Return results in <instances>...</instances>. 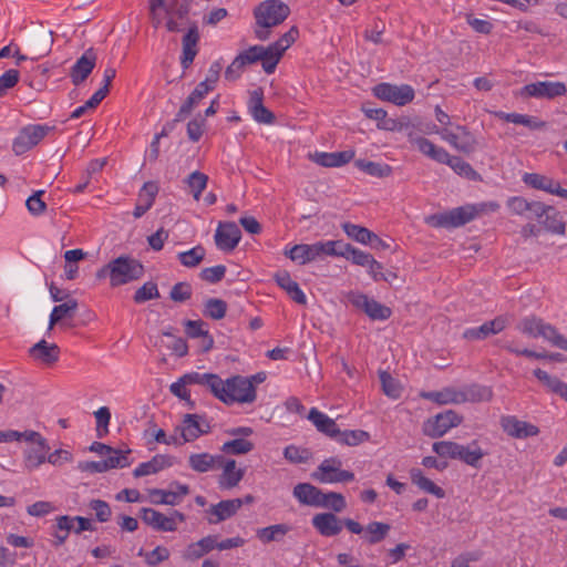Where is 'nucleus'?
I'll return each instance as SVG.
<instances>
[{
    "instance_id": "55",
    "label": "nucleus",
    "mask_w": 567,
    "mask_h": 567,
    "mask_svg": "<svg viewBox=\"0 0 567 567\" xmlns=\"http://www.w3.org/2000/svg\"><path fill=\"white\" fill-rule=\"evenodd\" d=\"M342 229L350 238L364 245L375 237V234L368 228L351 223L342 224Z\"/></svg>"
},
{
    "instance_id": "8",
    "label": "nucleus",
    "mask_w": 567,
    "mask_h": 567,
    "mask_svg": "<svg viewBox=\"0 0 567 567\" xmlns=\"http://www.w3.org/2000/svg\"><path fill=\"white\" fill-rule=\"evenodd\" d=\"M342 462L338 457H329L321 462L312 473V478L320 483H344L354 480L350 471L341 470Z\"/></svg>"
},
{
    "instance_id": "10",
    "label": "nucleus",
    "mask_w": 567,
    "mask_h": 567,
    "mask_svg": "<svg viewBox=\"0 0 567 567\" xmlns=\"http://www.w3.org/2000/svg\"><path fill=\"white\" fill-rule=\"evenodd\" d=\"M347 300L357 309L362 310L372 320H386L392 315V310L389 307L369 298L362 292L350 291L347 295Z\"/></svg>"
},
{
    "instance_id": "27",
    "label": "nucleus",
    "mask_w": 567,
    "mask_h": 567,
    "mask_svg": "<svg viewBox=\"0 0 567 567\" xmlns=\"http://www.w3.org/2000/svg\"><path fill=\"white\" fill-rule=\"evenodd\" d=\"M189 493V487L184 484H176L175 491L154 488L150 492L152 503L164 505H177L184 496Z\"/></svg>"
},
{
    "instance_id": "46",
    "label": "nucleus",
    "mask_w": 567,
    "mask_h": 567,
    "mask_svg": "<svg viewBox=\"0 0 567 567\" xmlns=\"http://www.w3.org/2000/svg\"><path fill=\"white\" fill-rule=\"evenodd\" d=\"M523 182L535 189H540L549 194H553L554 187H556V181L537 173H526L523 176Z\"/></svg>"
},
{
    "instance_id": "35",
    "label": "nucleus",
    "mask_w": 567,
    "mask_h": 567,
    "mask_svg": "<svg viewBox=\"0 0 567 567\" xmlns=\"http://www.w3.org/2000/svg\"><path fill=\"white\" fill-rule=\"evenodd\" d=\"M460 390V401L465 402H488L493 399V390L481 384H470Z\"/></svg>"
},
{
    "instance_id": "9",
    "label": "nucleus",
    "mask_w": 567,
    "mask_h": 567,
    "mask_svg": "<svg viewBox=\"0 0 567 567\" xmlns=\"http://www.w3.org/2000/svg\"><path fill=\"white\" fill-rule=\"evenodd\" d=\"M53 130L52 126L41 124L24 126L13 140L12 151L16 155L27 153Z\"/></svg>"
},
{
    "instance_id": "58",
    "label": "nucleus",
    "mask_w": 567,
    "mask_h": 567,
    "mask_svg": "<svg viewBox=\"0 0 567 567\" xmlns=\"http://www.w3.org/2000/svg\"><path fill=\"white\" fill-rule=\"evenodd\" d=\"M370 437L369 433L362 430H349V431H340V434L336 437V440L342 444L349 446H357Z\"/></svg>"
},
{
    "instance_id": "17",
    "label": "nucleus",
    "mask_w": 567,
    "mask_h": 567,
    "mask_svg": "<svg viewBox=\"0 0 567 567\" xmlns=\"http://www.w3.org/2000/svg\"><path fill=\"white\" fill-rule=\"evenodd\" d=\"M183 436V441L193 442L203 434L210 432V424L205 416L199 414H185L183 422L176 427V432Z\"/></svg>"
},
{
    "instance_id": "54",
    "label": "nucleus",
    "mask_w": 567,
    "mask_h": 567,
    "mask_svg": "<svg viewBox=\"0 0 567 567\" xmlns=\"http://www.w3.org/2000/svg\"><path fill=\"white\" fill-rule=\"evenodd\" d=\"M227 303L218 298H209L205 301L203 313L213 320H220L226 316Z\"/></svg>"
},
{
    "instance_id": "56",
    "label": "nucleus",
    "mask_w": 567,
    "mask_h": 567,
    "mask_svg": "<svg viewBox=\"0 0 567 567\" xmlns=\"http://www.w3.org/2000/svg\"><path fill=\"white\" fill-rule=\"evenodd\" d=\"M205 248L200 245L178 254V260L185 267L193 268L198 266L205 258Z\"/></svg>"
},
{
    "instance_id": "60",
    "label": "nucleus",
    "mask_w": 567,
    "mask_h": 567,
    "mask_svg": "<svg viewBox=\"0 0 567 567\" xmlns=\"http://www.w3.org/2000/svg\"><path fill=\"white\" fill-rule=\"evenodd\" d=\"M285 458L293 464L307 463L311 456V453L307 449H302L296 445H288L284 450Z\"/></svg>"
},
{
    "instance_id": "45",
    "label": "nucleus",
    "mask_w": 567,
    "mask_h": 567,
    "mask_svg": "<svg viewBox=\"0 0 567 567\" xmlns=\"http://www.w3.org/2000/svg\"><path fill=\"white\" fill-rule=\"evenodd\" d=\"M539 338L567 352V338L559 333L550 323L544 321L543 326H540Z\"/></svg>"
},
{
    "instance_id": "22",
    "label": "nucleus",
    "mask_w": 567,
    "mask_h": 567,
    "mask_svg": "<svg viewBox=\"0 0 567 567\" xmlns=\"http://www.w3.org/2000/svg\"><path fill=\"white\" fill-rule=\"evenodd\" d=\"M199 32L195 23L188 25V30L183 37L181 64L183 69H188L194 62L195 56L198 53Z\"/></svg>"
},
{
    "instance_id": "19",
    "label": "nucleus",
    "mask_w": 567,
    "mask_h": 567,
    "mask_svg": "<svg viewBox=\"0 0 567 567\" xmlns=\"http://www.w3.org/2000/svg\"><path fill=\"white\" fill-rule=\"evenodd\" d=\"M244 501L240 498L225 499L212 505L207 511V520L209 524H219L237 514L243 507Z\"/></svg>"
},
{
    "instance_id": "16",
    "label": "nucleus",
    "mask_w": 567,
    "mask_h": 567,
    "mask_svg": "<svg viewBox=\"0 0 567 567\" xmlns=\"http://www.w3.org/2000/svg\"><path fill=\"white\" fill-rule=\"evenodd\" d=\"M566 85L563 82L539 81L526 84L520 89V96L536 99H554L565 95Z\"/></svg>"
},
{
    "instance_id": "39",
    "label": "nucleus",
    "mask_w": 567,
    "mask_h": 567,
    "mask_svg": "<svg viewBox=\"0 0 567 567\" xmlns=\"http://www.w3.org/2000/svg\"><path fill=\"white\" fill-rule=\"evenodd\" d=\"M410 478L414 485L425 493L432 494L437 498L445 497V492L442 487L437 486L433 481L425 477L420 468H412L410 471Z\"/></svg>"
},
{
    "instance_id": "63",
    "label": "nucleus",
    "mask_w": 567,
    "mask_h": 567,
    "mask_svg": "<svg viewBox=\"0 0 567 567\" xmlns=\"http://www.w3.org/2000/svg\"><path fill=\"white\" fill-rule=\"evenodd\" d=\"M96 420V434L97 437H103L109 433V424L111 420V412L107 406H101L94 412Z\"/></svg>"
},
{
    "instance_id": "12",
    "label": "nucleus",
    "mask_w": 567,
    "mask_h": 567,
    "mask_svg": "<svg viewBox=\"0 0 567 567\" xmlns=\"http://www.w3.org/2000/svg\"><path fill=\"white\" fill-rule=\"evenodd\" d=\"M373 94L386 102L403 106L414 99V90L408 84L394 85L390 83H380L373 87Z\"/></svg>"
},
{
    "instance_id": "47",
    "label": "nucleus",
    "mask_w": 567,
    "mask_h": 567,
    "mask_svg": "<svg viewBox=\"0 0 567 567\" xmlns=\"http://www.w3.org/2000/svg\"><path fill=\"white\" fill-rule=\"evenodd\" d=\"M354 165L362 172L367 173L370 176L374 177H388L392 173L391 166L386 164H380L365 159H357L354 162Z\"/></svg>"
},
{
    "instance_id": "2",
    "label": "nucleus",
    "mask_w": 567,
    "mask_h": 567,
    "mask_svg": "<svg viewBox=\"0 0 567 567\" xmlns=\"http://www.w3.org/2000/svg\"><path fill=\"white\" fill-rule=\"evenodd\" d=\"M188 3L186 0H148V12L152 25L157 29L166 19L168 32H179L187 25Z\"/></svg>"
},
{
    "instance_id": "36",
    "label": "nucleus",
    "mask_w": 567,
    "mask_h": 567,
    "mask_svg": "<svg viewBox=\"0 0 567 567\" xmlns=\"http://www.w3.org/2000/svg\"><path fill=\"white\" fill-rule=\"evenodd\" d=\"M293 496L303 505L318 507L323 492L309 483H299L293 487Z\"/></svg>"
},
{
    "instance_id": "49",
    "label": "nucleus",
    "mask_w": 567,
    "mask_h": 567,
    "mask_svg": "<svg viewBox=\"0 0 567 567\" xmlns=\"http://www.w3.org/2000/svg\"><path fill=\"white\" fill-rule=\"evenodd\" d=\"M255 445L251 441H248L244 437L235 439L225 442L220 451L224 454H230V455H244L254 450Z\"/></svg>"
},
{
    "instance_id": "23",
    "label": "nucleus",
    "mask_w": 567,
    "mask_h": 567,
    "mask_svg": "<svg viewBox=\"0 0 567 567\" xmlns=\"http://www.w3.org/2000/svg\"><path fill=\"white\" fill-rule=\"evenodd\" d=\"M29 354L35 362L50 367L58 362L60 348L55 343H49L45 340H40L30 348Z\"/></svg>"
},
{
    "instance_id": "4",
    "label": "nucleus",
    "mask_w": 567,
    "mask_h": 567,
    "mask_svg": "<svg viewBox=\"0 0 567 567\" xmlns=\"http://www.w3.org/2000/svg\"><path fill=\"white\" fill-rule=\"evenodd\" d=\"M498 209L499 204L497 202L464 205L442 214L431 215L426 218V223L433 227L455 228L472 221L480 215L494 213Z\"/></svg>"
},
{
    "instance_id": "24",
    "label": "nucleus",
    "mask_w": 567,
    "mask_h": 567,
    "mask_svg": "<svg viewBox=\"0 0 567 567\" xmlns=\"http://www.w3.org/2000/svg\"><path fill=\"white\" fill-rule=\"evenodd\" d=\"M248 110L252 118L261 124H272L275 115L264 105V92L261 89L254 90L250 93Z\"/></svg>"
},
{
    "instance_id": "15",
    "label": "nucleus",
    "mask_w": 567,
    "mask_h": 567,
    "mask_svg": "<svg viewBox=\"0 0 567 567\" xmlns=\"http://www.w3.org/2000/svg\"><path fill=\"white\" fill-rule=\"evenodd\" d=\"M208 373L194 371L182 375L176 382L172 383L169 391L181 400L186 401L190 408H194L187 385L197 384L208 391Z\"/></svg>"
},
{
    "instance_id": "3",
    "label": "nucleus",
    "mask_w": 567,
    "mask_h": 567,
    "mask_svg": "<svg viewBox=\"0 0 567 567\" xmlns=\"http://www.w3.org/2000/svg\"><path fill=\"white\" fill-rule=\"evenodd\" d=\"M2 443H25L28 447L24 450V465L32 471L47 462V455L50 446L45 437L33 430H6L2 431Z\"/></svg>"
},
{
    "instance_id": "28",
    "label": "nucleus",
    "mask_w": 567,
    "mask_h": 567,
    "mask_svg": "<svg viewBox=\"0 0 567 567\" xmlns=\"http://www.w3.org/2000/svg\"><path fill=\"white\" fill-rule=\"evenodd\" d=\"M312 526L326 537L336 536L342 529L341 520L332 513H320L312 517Z\"/></svg>"
},
{
    "instance_id": "41",
    "label": "nucleus",
    "mask_w": 567,
    "mask_h": 567,
    "mask_svg": "<svg viewBox=\"0 0 567 567\" xmlns=\"http://www.w3.org/2000/svg\"><path fill=\"white\" fill-rule=\"evenodd\" d=\"M421 396L441 405L461 404L460 390L452 386L444 388L440 391L423 392Z\"/></svg>"
},
{
    "instance_id": "59",
    "label": "nucleus",
    "mask_w": 567,
    "mask_h": 567,
    "mask_svg": "<svg viewBox=\"0 0 567 567\" xmlns=\"http://www.w3.org/2000/svg\"><path fill=\"white\" fill-rule=\"evenodd\" d=\"M347 506L346 499L342 494L336 492L323 493V498L320 499L318 507L330 508L334 512H342Z\"/></svg>"
},
{
    "instance_id": "57",
    "label": "nucleus",
    "mask_w": 567,
    "mask_h": 567,
    "mask_svg": "<svg viewBox=\"0 0 567 567\" xmlns=\"http://www.w3.org/2000/svg\"><path fill=\"white\" fill-rule=\"evenodd\" d=\"M208 176L202 172H193L186 179V184L193 193L195 200H199L203 190L206 188Z\"/></svg>"
},
{
    "instance_id": "13",
    "label": "nucleus",
    "mask_w": 567,
    "mask_h": 567,
    "mask_svg": "<svg viewBox=\"0 0 567 567\" xmlns=\"http://www.w3.org/2000/svg\"><path fill=\"white\" fill-rule=\"evenodd\" d=\"M433 132L439 134L441 138L452 145L455 150L464 153L474 151L476 141L470 131L463 125H456L458 133L452 132L450 128H437L436 125L432 126Z\"/></svg>"
},
{
    "instance_id": "34",
    "label": "nucleus",
    "mask_w": 567,
    "mask_h": 567,
    "mask_svg": "<svg viewBox=\"0 0 567 567\" xmlns=\"http://www.w3.org/2000/svg\"><path fill=\"white\" fill-rule=\"evenodd\" d=\"M158 186L154 182H147L143 185L133 212L135 218L142 217L154 204Z\"/></svg>"
},
{
    "instance_id": "33",
    "label": "nucleus",
    "mask_w": 567,
    "mask_h": 567,
    "mask_svg": "<svg viewBox=\"0 0 567 567\" xmlns=\"http://www.w3.org/2000/svg\"><path fill=\"white\" fill-rule=\"evenodd\" d=\"M308 420L312 422V424L319 432L326 434L331 439H336L338 434H340V430L334 420L329 417L327 414L320 412L316 408H312L309 411Z\"/></svg>"
},
{
    "instance_id": "14",
    "label": "nucleus",
    "mask_w": 567,
    "mask_h": 567,
    "mask_svg": "<svg viewBox=\"0 0 567 567\" xmlns=\"http://www.w3.org/2000/svg\"><path fill=\"white\" fill-rule=\"evenodd\" d=\"M462 422L460 416L453 410L439 413L434 417L429 419L423 426V432L430 437H441L452 427L457 426Z\"/></svg>"
},
{
    "instance_id": "20",
    "label": "nucleus",
    "mask_w": 567,
    "mask_h": 567,
    "mask_svg": "<svg viewBox=\"0 0 567 567\" xmlns=\"http://www.w3.org/2000/svg\"><path fill=\"white\" fill-rule=\"evenodd\" d=\"M501 426L505 433L515 439L536 436L539 433L536 425L520 421L513 415L502 416Z\"/></svg>"
},
{
    "instance_id": "5",
    "label": "nucleus",
    "mask_w": 567,
    "mask_h": 567,
    "mask_svg": "<svg viewBox=\"0 0 567 567\" xmlns=\"http://www.w3.org/2000/svg\"><path fill=\"white\" fill-rule=\"evenodd\" d=\"M144 274L143 265L128 256H120L96 272V277L102 279L110 278L112 287L126 285L140 279Z\"/></svg>"
},
{
    "instance_id": "26",
    "label": "nucleus",
    "mask_w": 567,
    "mask_h": 567,
    "mask_svg": "<svg viewBox=\"0 0 567 567\" xmlns=\"http://www.w3.org/2000/svg\"><path fill=\"white\" fill-rule=\"evenodd\" d=\"M223 455H212L209 453H194L188 457L189 467L197 473H207L220 468Z\"/></svg>"
},
{
    "instance_id": "61",
    "label": "nucleus",
    "mask_w": 567,
    "mask_h": 567,
    "mask_svg": "<svg viewBox=\"0 0 567 567\" xmlns=\"http://www.w3.org/2000/svg\"><path fill=\"white\" fill-rule=\"evenodd\" d=\"M544 320L542 318L529 316L524 318L519 324L518 329L524 334L532 337V338H539V330L540 326H543Z\"/></svg>"
},
{
    "instance_id": "37",
    "label": "nucleus",
    "mask_w": 567,
    "mask_h": 567,
    "mask_svg": "<svg viewBox=\"0 0 567 567\" xmlns=\"http://www.w3.org/2000/svg\"><path fill=\"white\" fill-rule=\"evenodd\" d=\"M354 157V151L348 150L334 153H316L313 161L323 167H340L348 164Z\"/></svg>"
},
{
    "instance_id": "50",
    "label": "nucleus",
    "mask_w": 567,
    "mask_h": 567,
    "mask_svg": "<svg viewBox=\"0 0 567 567\" xmlns=\"http://www.w3.org/2000/svg\"><path fill=\"white\" fill-rule=\"evenodd\" d=\"M542 225L544 228L553 234L557 235H565L566 233V224L563 220V217L558 210H556L555 207H553V210L547 213L542 220Z\"/></svg>"
},
{
    "instance_id": "52",
    "label": "nucleus",
    "mask_w": 567,
    "mask_h": 567,
    "mask_svg": "<svg viewBox=\"0 0 567 567\" xmlns=\"http://www.w3.org/2000/svg\"><path fill=\"white\" fill-rule=\"evenodd\" d=\"M442 164L449 165L456 174L470 179H474L477 175L473 167L458 156H452L446 153V158Z\"/></svg>"
},
{
    "instance_id": "11",
    "label": "nucleus",
    "mask_w": 567,
    "mask_h": 567,
    "mask_svg": "<svg viewBox=\"0 0 567 567\" xmlns=\"http://www.w3.org/2000/svg\"><path fill=\"white\" fill-rule=\"evenodd\" d=\"M142 520L156 530L175 532L177 525L186 520V516L178 511H173L169 516H166L153 508H143Z\"/></svg>"
},
{
    "instance_id": "48",
    "label": "nucleus",
    "mask_w": 567,
    "mask_h": 567,
    "mask_svg": "<svg viewBox=\"0 0 567 567\" xmlns=\"http://www.w3.org/2000/svg\"><path fill=\"white\" fill-rule=\"evenodd\" d=\"M391 526L382 522H371L365 526V540L373 545L382 542L389 534Z\"/></svg>"
},
{
    "instance_id": "40",
    "label": "nucleus",
    "mask_w": 567,
    "mask_h": 567,
    "mask_svg": "<svg viewBox=\"0 0 567 567\" xmlns=\"http://www.w3.org/2000/svg\"><path fill=\"white\" fill-rule=\"evenodd\" d=\"M285 256L299 265H306L317 260L313 244H298L285 249Z\"/></svg>"
},
{
    "instance_id": "7",
    "label": "nucleus",
    "mask_w": 567,
    "mask_h": 567,
    "mask_svg": "<svg viewBox=\"0 0 567 567\" xmlns=\"http://www.w3.org/2000/svg\"><path fill=\"white\" fill-rule=\"evenodd\" d=\"M299 31L296 27H291L280 39L268 47L261 45V64L267 74L275 72V69L280 61L285 51L291 47L297 40Z\"/></svg>"
},
{
    "instance_id": "64",
    "label": "nucleus",
    "mask_w": 567,
    "mask_h": 567,
    "mask_svg": "<svg viewBox=\"0 0 567 567\" xmlns=\"http://www.w3.org/2000/svg\"><path fill=\"white\" fill-rule=\"evenodd\" d=\"M380 381L382 384L383 392L392 398L398 399L401 395L400 384L391 377L390 373L382 371L380 372Z\"/></svg>"
},
{
    "instance_id": "21",
    "label": "nucleus",
    "mask_w": 567,
    "mask_h": 567,
    "mask_svg": "<svg viewBox=\"0 0 567 567\" xmlns=\"http://www.w3.org/2000/svg\"><path fill=\"white\" fill-rule=\"evenodd\" d=\"M221 473L218 477V486L221 489H231L240 483L245 476V468L237 467V462L233 458H225L220 462Z\"/></svg>"
},
{
    "instance_id": "38",
    "label": "nucleus",
    "mask_w": 567,
    "mask_h": 567,
    "mask_svg": "<svg viewBox=\"0 0 567 567\" xmlns=\"http://www.w3.org/2000/svg\"><path fill=\"white\" fill-rule=\"evenodd\" d=\"M76 309L78 301L75 299H69L66 302L55 306L50 315L49 330L58 323H60L61 327L66 326L63 321L66 319H73Z\"/></svg>"
},
{
    "instance_id": "18",
    "label": "nucleus",
    "mask_w": 567,
    "mask_h": 567,
    "mask_svg": "<svg viewBox=\"0 0 567 567\" xmlns=\"http://www.w3.org/2000/svg\"><path fill=\"white\" fill-rule=\"evenodd\" d=\"M215 244L219 250L233 251L241 239V231L234 221L219 223L215 233Z\"/></svg>"
},
{
    "instance_id": "25",
    "label": "nucleus",
    "mask_w": 567,
    "mask_h": 567,
    "mask_svg": "<svg viewBox=\"0 0 567 567\" xmlns=\"http://www.w3.org/2000/svg\"><path fill=\"white\" fill-rule=\"evenodd\" d=\"M96 63V55L93 50H87L78 59L72 66L70 76L74 85H79L87 79Z\"/></svg>"
},
{
    "instance_id": "6",
    "label": "nucleus",
    "mask_w": 567,
    "mask_h": 567,
    "mask_svg": "<svg viewBox=\"0 0 567 567\" xmlns=\"http://www.w3.org/2000/svg\"><path fill=\"white\" fill-rule=\"evenodd\" d=\"M289 7L279 0H267L255 10L257 39L266 41L270 37L269 29L282 23L289 16Z\"/></svg>"
},
{
    "instance_id": "51",
    "label": "nucleus",
    "mask_w": 567,
    "mask_h": 567,
    "mask_svg": "<svg viewBox=\"0 0 567 567\" xmlns=\"http://www.w3.org/2000/svg\"><path fill=\"white\" fill-rule=\"evenodd\" d=\"M341 257H344L346 259L352 261L354 265L361 266V267H368L371 264V260L373 258L372 255L362 251L350 244H344L342 249Z\"/></svg>"
},
{
    "instance_id": "53",
    "label": "nucleus",
    "mask_w": 567,
    "mask_h": 567,
    "mask_svg": "<svg viewBox=\"0 0 567 567\" xmlns=\"http://www.w3.org/2000/svg\"><path fill=\"white\" fill-rule=\"evenodd\" d=\"M130 453H131V450L121 451V450H116V449L112 447V452H109L105 455V458L103 460L106 471L112 470V468H118V467L123 468V467L128 466L131 464L130 460H128Z\"/></svg>"
},
{
    "instance_id": "32",
    "label": "nucleus",
    "mask_w": 567,
    "mask_h": 567,
    "mask_svg": "<svg viewBox=\"0 0 567 567\" xmlns=\"http://www.w3.org/2000/svg\"><path fill=\"white\" fill-rule=\"evenodd\" d=\"M487 453L484 452L477 441H472L467 445L458 444L455 460L462 461L472 467H480L482 458Z\"/></svg>"
},
{
    "instance_id": "62",
    "label": "nucleus",
    "mask_w": 567,
    "mask_h": 567,
    "mask_svg": "<svg viewBox=\"0 0 567 567\" xmlns=\"http://www.w3.org/2000/svg\"><path fill=\"white\" fill-rule=\"evenodd\" d=\"M159 297L157 285L148 281L145 282L142 287H140L134 293V301L136 303H143L151 299H156Z\"/></svg>"
},
{
    "instance_id": "31",
    "label": "nucleus",
    "mask_w": 567,
    "mask_h": 567,
    "mask_svg": "<svg viewBox=\"0 0 567 567\" xmlns=\"http://www.w3.org/2000/svg\"><path fill=\"white\" fill-rule=\"evenodd\" d=\"M210 91L206 83L199 82L179 107L174 122L183 121Z\"/></svg>"
},
{
    "instance_id": "44",
    "label": "nucleus",
    "mask_w": 567,
    "mask_h": 567,
    "mask_svg": "<svg viewBox=\"0 0 567 567\" xmlns=\"http://www.w3.org/2000/svg\"><path fill=\"white\" fill-rule=\"evenodd\" d=\"M343 243L341 240H326L313 243L317 260L326 257H341Z\"/></svg>"
},
{
    "instance_id": "30",
    "label": "nucleus",
    "mask_w": 567,
    "mask_h": 567,
    "mask_svg": "<svg viewBox=\"0 0 567 567\" xmlns=\"http://www.w3.org/2000/svg\"><path fill=\"white\" fill-rule=\"evenodd\" d=\"M174 464V457L164 454H156L148 462L141 463L133 472L135 477H142L156 474L159 471L171 467Z\"/></svg>"
},
{
    "instance_id": "43",
    "label": "nucleus",
    "mask_w": 567,
    "mask_h": 567,
    "mask_svg": "<svg viewBox=\"0 0 567 567\" xmlns=\"http://www.w3.org/2000/svg\"><path fill=\"white\" fill-rule=\"evenodd\" d=\"M290 529L291 527L287 524H276L257 529L256 536L264 544L280 542L290 532Z\"/></svg>"
},
{
    "instance_id": "42",
    "label": "nucleus",
    "mask_w": 567,
    "mask_h": 567,
    "mask_svg": "<svg viewBox=\"0 0 567 567\" xmlns=\"http://www.w3.org/2000/svg\"><path fill=\"white\" fill-rule=\"evenodd\" d=\"M411 142L422 154L433 161H436L437 163H443V161H445L447 152L443 147L433 144L430 140L425 137H414L411 138Z\"/></svg>"
},
{
    "instance_id": "1",
    "label": "nucleus",
    "mask_w": 567,
    "mask_h": 567,
    "mask_svg": "<svg viewBox=\"0 0 567 567\" xmlns=\"http://www.w3.org/2000/svg\"><path fill=\"white\" fill-rule=\"evenodd\" d=\"M208 380L209 393L227 405L252 403L257 398L256 388L247 377L233 375L223 380L216 373H208Z\"/></svg>"
},
{
    "instance_id": "29",
    "label": "nucleus",
    "mask_w": 567,
    "mask_h": 567,
    "mask_svg": "<svg viewBox=\"0 0 567 567\" xmlns=\"http://www.w3.org/2000/svg\"><path fill=\"white\" fill-rule=\"evenodd\" d=\"M216 548V536L209 535L198 542L189 544L182 554V557L188 561H195L204 557Z\"/></svg>"
}]
</instances>
